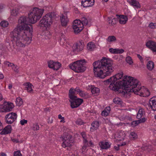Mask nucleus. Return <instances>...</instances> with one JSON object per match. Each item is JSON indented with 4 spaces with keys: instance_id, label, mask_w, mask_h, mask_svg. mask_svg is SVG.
<instances>
[{
    "instance_id": "23",
    "label": "nucleus",
    "mask_w": 156,
    "mask_h": 156,
    "mask_svg": "<svg viewBox=\"0 0 156 156\" xmlns=\"http://www.w3.org/2000/svg\"><path fill=\"white\" fill-rule=\"evenodd\" d=\"M128 18L127 16L124 15H120L119 20V22L120 24H124L126 23Z\"/></svg>"
},
{
    "instance_id": "33",
    "label": "nucleus",
    "mask_w": 156,
    "mask_h": 156,
    "mask_svg": "<svg viewBox=\"0 0 156 156\" xmlns=\"http://www.w3.org/2000/svg\"><path fill=\"white\" fill-rule=\"evenodd\" d=\"M16 103L17 105L20 107L22 105L23 101L22 98L20 97H18L16 98Z\"/></svg>"
},
{
    "instance_id": "53",
    "label": "nucleus",
    "mask_w": 156,
    "mask_h": 156,
    "mask_svg": "<svg viewBox=\"0 0 156 156\" xmlns=\"http://www.w3.org/2000/svg\"><path fill=\"white\" fill-rule=\"evenodd\" d=\"M139 123H143L145 122L146 121V119L144 118H143L141 119L138 120Z\"/></svg>"
},
{
    "instance_id": "37",
    "label": "nucleus",
    "mask_w": 156,
    "mask_h": 156,
    "mask_svg": "<svg viewBox=\"0 0 156 156\" xmlns=\"http://www.w3.org/2000/svg\"><path fill=\"white\" fill-rule=\"evenodd\" d=\"M31 128L33 130L36 131L39 130V127L37 123H35L31 127Z\"/></svg>"
},
{
    "instance_id": "10",
    "label": "nucleus",
    "mask_w": 156,
    "mask_h": 156,
    "mask_svg": "<svg viewBox=\"0 0 156 156\" xmlns=\"http://www.w3.org/2000/svg\"><path fill=\"white\" fill-rule=\"evenodd\" d=\"M69 101L70 103L71 107L73 108L79 107L83 103V100L76 97V98L69 99Z\"/></svg>"
},
{
    "instance_id": "28",
    "label": "nucleus",
    "mask_w": 156,
    "mask_h": 156,
    "mask_svg": "<svg viewBox=\"0 0 156 156\" xmlns=\"http://www.w3.org/2000/svg\"><path fill=\"white\" fill-rule=\"evenodd\" d=\"M90 20L89 18L87 19L85 17H82L80 21L81 22V24H83V26H86L88 24Z\"/></svg>"
},
{
    "instance_id": "50",
    "label": "nucleus",
    "mask_w": 156,
    "mask_h": 156,
    "mask_svg": "<svg viewBox=\"0 0 156 156\" xmlns=\"http://www.w3.org/2000/svg\"><path fill=\"white\" fill-rule=\"evenodd\" d=\"M4 64L7 65L9 67H12L13 64L12 63H10L9 62H4Z\"/></svg>"
},
{
    "instance_id": "22",
    "label": "nucleus",
    "mask_w": 156,
    "mask_h": 156,
    "mask_svg": "<svg viewBox=\"0 0 156 156\" xmlns=\"http://www.w3.org/2000/svg\"><path fill=\"white\" fill-rule=\"evenodd\" d=\"M99 145L102 149H107L110 147L111 144L108 142L103 141L99 143Z\"/></svg>"
},
{
    "instance_id": "48",
    "label": "nucleus",
    "mask_w": 156,
    "mask_h": 156,
    "mask_svg": "<svg viewBox=\"0 0 156 156\" xmlns=\"http://www.w3.org/2000/svg\"><path fill=\"white\" fill-rule=\"evenodd\" d=\"M14 156H22V155L20 151L14 152Z\"/></svg>"
},
{
    "instance_id": "45",
    "label": "nucleus",
    "mask_w": 156,
    "mask_h": 156,
    "mask_svg": "<svg viewBox=\"0 0 156 156\" xmlns=\"http://www.w3.org/2000/svg\"><path fill=\"white\" fill-rule=\"evenodd\" d=\"M128 77H129V76H126V78H125L124 79H123V80L122 81H119V83H118V84H119V86H124V88H125V91H124V92H126V93H127V92H126V89H125V86H124V85H121V84H120V83H121V82H123L125 80H126V79L127 78H127H128ZM129 92H127V93H129Z\"/></svg>"
},
{
    "instance_id": "59",
    "label": "nucleus",
    "mask_w": 156,
    "mask_h": 156,
    "mask_svg": "<svg viewBox=\"0 0 156 156\" xmlns=\"http://www.w3.org/2000/svg\"><path fill=\"white\" fill-rule=\"evenodd\" d=\"M126 144L125 142H124L122 143H121V144H119V145L120 146H123L125 145Z\"/></svg>"
},
{
    "instance_id": "55",
    "label": "nucleus",
    "mask_w": 156,
    "mask_h": 156,
    "mask_svg": "<svg viewBox=\"0 0 156 156\" xmlns=\"http://www.w3.org/2000/svg\"><path fill=\"white\" fill-rule=\"evenodd\" d=\"M75 90V91L76 92L80 94V92L82 90L79 87H76L75 89H74Z\"/></svg>"
},
{
    "instance_id": "19",
    "label": "nucleus",
    "mask_w": 156,
    "mask_h": 156,
    "mask_svg": "<svg viewBox=\"0 0 156 156\" xmlns=\"http://www.w3.org/2000/svg\"><path fill=\"white\" fill-rule=\"evenodd\" d=\"M109 52L113 54H121L124 52V50L122 49L113 48H111L109 49Z\"/></svg>"
},
{
    "instance_id": "18",
    "label": "nucleus",
    "mask_w": 156,
    "mask_h": 156,
    "mask_svg": "<svg viewBox=\"0 0 156 156\" xmlns=\"http://www.w3.org/2000/svg\"><path fill=\"white\" fill-rule=\"evenodd\" d=\"M25 86V89L27 91V92L33 93V86L30 83H26L24 84Z\"/></svg>"
},
{
    "instance_id": "27",
    "label": "nucleus",
    "mask_w": 156,
    "mask_h": 156,
    "mask_svg": "<svg viewBox=\"0 0 156 156\" xmlns=\"http://www.w3.org/2000/svg\"><path fill=\"white\" fill-rule=\"evenodd\" d=\"M75 89L73 88L70 89L69 91V99L73 98H76L77 97L75 95Z\"/></svg>"
},
{
    "instance_id": "57",
    "label": "nucleus",
    "mask_w": 156,
    "mask_h": 156,
    "mask_svg": "<svg viewBox=\"0 0 156 156\" xmlns=\"http://www.w3.org/2000/svg\"><path fill=\"white\" fill-rule=\"evenodd\" d=\"M138 58L140 59L141 62H143V58L139 54L137 55Z\"/></svg>"
},
{
    "instance_id": "6",
    "label": "nucleus",
    "mask_w": 156,
    "mask_h": 156,
    "mask_svg": "<svg viewBox=\"0 0 156 156\" xmlns=\"http://www.w3.org/2000/svg\"><path fill=\"white\" fill-rule=\"evenodd\" d=\"M86 63L85 60H78L69 65V67L76 73L83 72L86 70V68L84 66Z\"/></svg>"
},
{
    "instance_id": "15",
    "label": "nucleus",
    "mask_w": 156,
    "mask_h": 156,
    "mask_svg": "<svg viewBox=\"0 0 156 156\" xmlns=\"http://www.w3.org/2000/svg\"><path fill=\"white\" fill-rule=\"evenodd\" d=\"M94 0H85L84 2H81V5L84 7H91L94 5Z\"/></svg>"
},
{
    "instance_id": "2",
    "label": "nucleus",
    "mask_w": 156,
    "mask_h": 156,
    "mask_svg": "<svg viewBox=\"0 0 156 156\" xmlns=\"http://www.w3.org/2000/svg\"><path fill=\"white\" fill-rule=\"evenodd\" d=\"M113 62L109 59L103 57L100 61L93 63L95 76L101 79L110 75L114 70Z\"/></svg>"
},
{
    "instance_id": "44",
    "label": "nucleus",
    "mask_w": 156,
    "mask_h": 156,
    "mask_svg": "<svg viewBox=\"0 0 156 156\" xmlns=\"http://www.w3.org/2000/svg\"><path fill=\"white\" fill-rule=\"evenodd\" d=\"M76 124L80 125L83 124V122L81 119H78L76 121Z\"/></svg>"
},
{
    "instance_id": "4",
    "label": "nucleus",
    "mask_w": 156,
    "mask_h": 156,
    "mask_svg": "<svg viewBox=\"0 0 156 156\" xmlns=\"http://www.w3.org/2000/svg\"><path fill=\"white\" fill-rule=\"evenodd\" d=\"M123 75V73L121 72L111 77L110 78L104 81V82L105 84L108 85L110 84L109 88L111 90L118 91L119 89V87L116 85L117 82L116 83H115L116 81L121 79Z\"/></svg>"
},
{
    "instance_id": "16",
    "label": "nucleus",
    "mask_w": 156,
    "mask_h": 156,
    "mask_svg": "<svg viewBox=\"0 0 156 156\" xmlns=\"http://www.w3.org/2000/svg\"><path fill=\"white\" fill-rule=\"evenodd\" d=\"M149 104L153 110L156 111V97H153L150 99Z\"/></svg>"
},
{
    "instance_id": "64",
    "label": "nucleus",
    "mask_w": 156,
    "mask_h": 156,
    "mask_svg": "<svg viewBox=\"0 0 156 156\" xmlns=\"http://www.w3.org/2000/svg\"><path fill=\"white\" fill-rule=\"evenodd\" d=\"M9 88V89H11L12 87V85L11 84H9V86H8Z\"/></svg>"
},
{
    "instance_id": "60",
    "label": "nucleus",
    "mask_w": 156,
    "mask_h": 156,
    "mask_svg": "<svg viewBox=\"0 0 156 156\" xmlns=\"http://www.w3.org/2000/svg\"><path fill=\"white\" fill-rule=\"evenodd\" d=\"M0 156H6V155L5 154L2 152L0 153Z\"/></svg>"
},
{
    "instance_id": "20",
    "label": "nucleus",
    "mask_w": 156,
    "mask_h": 156,
    "mask_svg": "<svg viewBox=\"0 0 156 156\" xmlns=\"http://www.w3.org/2000/svg\"><path fill=\"white\" fill-rule=\"evenodd\" d=\"M127 2L132 6L135 8H138L140 7L139 3L136 0H127Z\"/></svg>"
},
{
    "instance_id": "7",
    "label": "nucleus",
    "mask_w": 156,
    "mask_h": 156,
    "mask_svg": "<svg viewBox=\"0 0 156 156\" xmlns=\"http://www.w3.org/2000/svg\"><path fill=\"white\" fill-rule=\"evenodd\" d=\"M61 138L63 141L62 144V146L63 147H70L72 145V140H71L72 136L71 135L66 133Z\"/></svg>"
},
{
    "instance_id": "52",
    "label": "nucleus",
    "mask_w": 156,
    "mask_h": 156,
    "mask_svg": "<svg viewBox=\"0 0 156 156\" xmlns=\"http://www.w3.org/2000/svg\"><path fill=\"white\" fill-rule=\"evenodd\" d=\"M27 120L24 119L21 120L20 121V123L22 125H24L25 124H27Z\"/></svg>"
},
{
    "instance_id": "13",
    "label": "nucleus",
    "mask_w": 156,
    "mask_h": 156,
    "mask_svg": "<svg viewBox=\"0 0 156 156\" xmlns=\"http://www.w3.org/2000/svg\"><path fill=\"white\" fill-rule=\"evenodd\" d=\"M146 45L147 47L153 51H156V42L151 41H149L146 43Z\"/></svg>"
},
{
    "instance_id": "5",
    "label": "nucleus",
    "mask_w": 156,
    "mask_h": 156,
    "mask_svg": "<svg viewBox=\"0 0 156 156\" xmlns=\"http://www.w3.org/2000/svg\"><path fill=\"white\" fill-rule=\"evenodd\" d=\"M57 17L56 14L54 12L48 13L44 16L41 20L39 22V25L46 28L50 26L53 20Z\"/></svg>"
},
{
    "instance_id": "47",
    "label": "nucleus",
    "mask_w": 156,
    "mask_h": 156,
    "mask_svg": "<svg viewBox=\"0 0 156 156\" xmlns=\"http://www.w3.org/2000/svg\"><path fill=\"white\" fill-rule=\"evenodd\" d=\"M149 27L151 29H154L156 28V24L155 23H151L149 24Z\"/></svg>"
},
{
    "instance_id": "63",
    "label": "nucleus",
    "mask_w": 156,
    "mask_h": 156,
    "mask_svg": "<svg viewBox=\"0 0 156 156\" xmlns=\"http://www.w3.org/2000/svg\"><path fill=\"white\" fill-rule=\"evenodd\" d=\"M3 99V97L2 95L0 93V101H2Z\"/></svg>"
},
{
    "instance_id": "14",
    "label": "nucleus",
    "mask_w": 156,
    "mask_h": 156,
    "mask_svg": "<svg viewBox=\"0 0 156 156\" xmlns=\"http://www.w3.org/2000/svg\"><path fill=\"white\" fill-rule=\"evenodd\" d=\"M60 20L62 26H66L69 21V20L67 16L66 12H65L64 14L62 15V16L60 17Z\"/></svg>"
},
{
    "instance_id": "49",
    "label": "nucleus",
    "mask_w": 156,
    "mask_h": 156,
    "mask_svg": "<svg viewBox=\"0 0 156 156\" xmlns=\"http://www.w3.org/2000/svg\"><path fill=\"white\" fill-rule=\"evenodd\" d=\"M108 112L106 111H105V110L104 109V110L101 113V115L103 116H106L108 115Z\"/></svg>"
},
{
    "instance_id": "62",
    "label": "nucleus",
    "mask_w": 156,
    "mask_h": 156,
    "mask_svg": "<svg viewBox=\"0 0 156 156\" xmlns=\"http://www.w3.org/2000/svg\"><path fill=\"white\" fill-rule=\"evenodd\" d=\"M4 78V76L3 75L0 73V79H2Z\"/></svg>"
},
{
    "instance_id": "40",
    "label": "nucleus",
    "mask_w": 156,
    "mask_h": 156,
    "mask_svg": "<svg viewBox=\"0 0 156 156\" xmlns=\"http://www.w3.org/2000/svg\"><path fill=\"white\" fill-rule=\"evenodd\" d=\"M8 22L5 21H2L0 23L1 26L3 27H6L8 26Z\"/></svg>"
},
{
    "instance_id": "9",
    "label": "nucleus",
    "mask_w": 156,
    "mask_h": 156,
    "mask_svg": "<svg viewBox=\"0 0 156 156\" xmlns=\"http://www.w3.org/2000/svg\"><path fill=\"white\" fill-rule=\"evenodd\" d=\"M17 114L15 113L10 112L5 116V122L9 124L13 123L16 119Z\"/></svg>"
},
{
    "instance_id": "25",
    "label": "nucleus",
    "mask_w": 156,
    "mask_h": 156,
    "mask_svg": "<svg viewBox=\"0 0 156 156\" xmlns=\"http://www.w3.org/2000/svg\"><path fill=\"white\" fill-rule=\"evenodd\" d=\"M20 9V8H16L13 9L11 12V15L14 16L18 15L21 12Z\"/></svg>"
},
{
    "instance_id": "11",
    "label": "nucleus",
    "mask_w": 156,
    "mask_h": 156,
    "mask_svg": "<svg viewBox=\"0 0 156 156\" xmlns=\"http://www.w3.org/2000/svg\"><path fill=\"white\" fill-rule=\"evenodd\" d=\"M49 68L53 69L54 70H57L61 66V64L58 62H54L53 61H50L48 62Z\"/></svg>"
},
{
    "instance_id": "30",
    "label": "nucleus",
    "mask_w": 156,
    "mask_h": 156,
    "mask_svg": "<svg viewBox=\"0 0 156 156\" xmlns=\"http://www.w3.org/2000/svg\"><path fill=\"white\" fill-rule=\"evenodd\" d=\"M95 48V45L93 42H90L87 45V48L90 51L93 50Z\"/></svg>"
},
{
    "instance_id": "38",
    "label": "nucleus",
    "mask_w": 156,
    "mask_h": 156,
    "mask_svg": "<svg viewBox=\"0 0 156 156\" xmlns=\"http://www.w3.org/2000/svg\"><path fill=\"white\" fill-rule=\"evenodd\" d=\"M109 20H108V23L109 24L112 25H114L116 23V19H115L112 18H108Z\"/></svg>"
},
{
    "instance_id": "29",
    "label": "nucleus",
    "mask_w": 156,
    "mask_h": 156,
    "mask_svg": "<svg viewBox=\"0 0 156 156\" xmlns=\"http://www.w3.org/2000/svg\"><path fill=\"white\" fill-rule=\"evenodd\" d=\"M91 92L92 94H98L100 92V89L99 88L94 87H92L91 88Z\"/></svg>"
},
{
    "instance_id": "51",
    "label": "nucleus",
    "mask_w": 156,
    "mask_h": 156,
    "mask_svg": "<svg viewBox=\"0 0 156 156\" xmlns=\"http://www.w3.org/2000/svg\"><path fill=\"white\" fill-rule=\"evenodd\" d=\"M79 94L81 97H84L86 96L87 94L86 93H84L83 91L81 90L80 93Z\"/></svg>"
},
{
    "instance_id": "42",
    "label": "nucleus",
    "mask_w": 156,
    "mask_h": 156,
    "mask_svg": "<svg viewBox=\"0 0 156 156\" xmlns=\"http://www.w3.org/2000/svg\"><path fill=\"white\" fill-rule=\"evenodd\" d=\"M139 124L138 120H136L133 121L131 123V125L133 127H134L137 126Z\"/></svg>"
},
{
    "instance_id": "35",
    "label": "nucleus",
    "mask_w": 156,
    "mask_h": 156,
    "mask_svg": "<svg viewBox=\"0 0 156 156\" xmlns=\"http://www.w3.org/2000/svg\"><path fill=\"white\" fill-rule=\"evenodd\" d=\"M129 137L133 139H135L138 137L137 134L134 132H131L129 135Z\"/></svg>"
},
{
    "instance_id": "17",
    "label": "nucleus",
    "mask_w": 156,
    "mask_h": 156,
    "mask_svg": "<svg viewBox=\"0 0 156 156\" xmlns=\"http://www.w3.org/2000/svg\"><path fill=\"white\" fill-rule=\"evenodd\" d=\"M100 122L98 121H94L91 124L92 127H91L90 130L91 131H93L97 129L100 126Z\"/></svg>"
},
{
    "instance_id": "24",
    "label": "nucleus",
    "mask_w": 156,
    "mask_h": 156,
    "mask_svg": "<svg viewBox=\"0 0 156 156\" xmlns=\"http://www.w3.org/2000/svg\"><path fill=\"white\" fill-rule=\"evenodd\" d=\"M4 105H5V111L6 112L11 111L13 108V105L12 103L5 102L4 103Z\"/></svg>"
},
{
    "instance_id": "21",
    "label": "nucleus",
    "mask_w": 156,
    "mask_h": 156,
    "mask_svg": "<svg viewBox=\"0 0 156 156\" xmlns=\"http://www.w3.org/2000/svg\"><path fill=\"white\" fill-rule=\"evenodd\" d=\"M12 130V127L10 125H8L5 127L0 132L1 135L6 134L10 133Z\"/></svg>"
},
{
    "instance_id": "1",
    "label": "nucleus",
    "mask_w": 156,
    "mask_h": 156,
    "mask_svg": "<svg viewBox=\"0 0 156 156\" xmlns=\"http://www.w3.org/2000/svg\"><path fill=\"white\" fill-rule=\"evenodd\" d=\"M44 9L34 8L28 14L29 20L25 16L20 17L18 24L11 32V41L19 47H23L30 44L32 41V27L30 23H34L41 17Z\"/></svg>"
},
{
    "instance_id": "43",
    "label": "nucleus",
    "mask_w": 156,
    "mask_h": 156,
    "mask_svg": "<svg viewBox=\"0 0 156 156\" xmlns=\"http://www.w3.org/2000/svg\"><path fill=\"white\" fill-rule=\"evenodd\" d=\"M12 68L14 71L17 73L18 72V67L17 66H16L13 64Z\"/></svg>"
},
{
    "instance_id": "3",
    "label": "nucleus",
    "mask_w": 156,
    "mask_h": 156,
    "mask_svg": "<svg viewBox=\"0 0 156 156\" xmlns=\"http://www.w3.org/2000/svg\"><path fill=\"white\" fill-rule=\"evenodd\" d=\"M120 84L125 86L127 93L134 92L135 94L143 97L148 96L150 94V92L148 90H147V94L146 95L142 92L141 88L139 87L138 80L133 77H128Z\"/></svg>"
},
{
    "instance_id": "36",
    "label": "nucleus",
    "mask_w": 156,
    "mask_h": 156,
    "mask_svg": "<svg viewBox=\"0 0 156 156\" xmlns=\"http://www.w3.org/2000/svg\"><path fill=\"white\" fill-rule=\"evenodd\" d=\"M126 60L127 63L129 65H132L133 63L132 58L129 56H127L126 58Z\"/></svg>"
},
{
    "instance_id": "58",
    "label": "nucleus",
    "mask_w": 156,
    "mask_h": 156,
    "mask_svg": "<svg viewBox=\"0 0 156 156\" xmlns=\"http://www.w3.org/2000/svg\"><path fill=\"white\" fill-rule=\"evenodd\" d=\"M119 145L118 144L117 146H115L114 147V148L117 151H118L119 149Z\"/></svg>"
},
{
    "instance_id": "54",
    "label": "nucleus",
    "mask_w": 156,
    "mask_h": 156,
    "mask_svg": "<svg viewBox=\"0 0 156 156\" xmlns=\"http://www.w3.org/2000/svg\"><path fill=\"white\" fill-rule=\"evenodd\" d=\"M121 135L120 134H119L118 133H117L115 134V138H120L121 137Z\"/></svg>"
},
{
    "instance_id": "41",
    "label": "nucleus",
    "mask_w": 156,
    "mask_h": 156,
    "mask_svg": "<svg viewBox=\"0 0 156 156\" xmlns=\"http://www.w3.org/2000/svg\"><path fill=\"white\" fill-rule=\"evenodd\" d=\"M5 105H4V103L2 105H0V112H6L5 111Z\"/></svg>"
},
{
    "instance_id": "61",
    "label": "nucleus",
    "mask_w": 156,
    "mask_h": 156,
    "mask_svg": "<svg viewBox=\"0 0 156 156\" xmlns=\"http://www.w3.org/2000/svg\"><path fill=\"white\" fill-rule=\"evenodd\" d=\"M3 129V126L2 125V123L1 122V121H0V131L2 130Z\"/></svg>"
},
{
    "instance_id": "8",
    "label": "nucleus",
    "mask_w": 156,
    "mask_h": 156,
    "mask_svg": "<svg viewBox=\"0 0 156 156\" xmlns=\"http://www.w3.org/2000/svg\"><path fill=\"white\" fill-rule=\"evenodd\" d=\"M83 24H81L80 20H76L74 21L73 28L75 33H79L83 30Z\"/></svg>"
},
{
    "instance_id": "39",
    "label": "nucleus",
    "mask_w": 156,
    "mask_h": 156,
    "mask_svg": "<svg viewBox=\"0 0 156 156\" xmlns=\"http://www.w3.org/2000/svg\"><path fill=\"white\" fill-rule=\"evenodd\" d=\"M113 102L115 104H121L122 101L121 99L119 98H115L113 100Z\"/></svg>"
},
{
    "instance_id": "32",
    "label": "nucleus",
    "mask_w": 156,
    "mask_h": 156,
    "mask_svg": "<svg viewBox=\"0 0 156 156\" xmlns=\"http://www.w3.org/2000/svg\"><path fill=\"white\" fill-rule=\"evenodd\" d=\"M154 66V62L151 61L148 62L147 65V68L150 70H151L153 69Z\"/></svg>"
},
{
    "instance_id": "46",
    "label": "nucleus",
    "mask_w": 156,
    "mask_h": 156,
    "mask_svg": "<svg viewBox=\"0 0 156 156\" xmlns=\"http://www.w3.org/2000/svg\"><path fill=\"white\" fill-rule=\"evenodd\" d=\"M58 118L59 119H61V120L60 121L61 122H62L63 123L65 122V121L64 120V118L63 117H62L61 115L59 114L58 115Z\"/></svg>"
},
{
    "instance_id": "31",
    "label": "nucleus",
    "mask_w": 156,
    "mask_h": 156,
    "mask_svg": "<svg viewBox=\"0 0 156 156\" xmlns=\"http://www.w3.org/2000/svg\"><path fill=\"white\" fill-rule=\"evenodd\" d=\"M144 114V109L143 108H140L138 111L137 115V118L138 119H140L143 116V115Z\"/></svg>"
},
{
    "instance_id": "34",
    "label": "nucleus",
    "mask_w": 156,
    "mask_h": 156,
    "mask_svg": "<svg viewBox=\"0 0 156 156\" xmlns=\"http://www.w3.org/2000/svg\"><path fill=\"white\" fill-rule=\"evenodd\" d=\"M107 40L108 42H112L116 41V39L115 36H110L108 37Z\"/></svg>"
},
{
    "instance_id": "56",
    "label": "nucleus",
    "mask_w": 156,
    "mask_h": 156,
    "mask_svg": "<svg viewBox=\"0 0 156 156\" xmlns=\"http://www.w3.org/2000/svg\"><path fill=\"white\" fill-rule=\"evenodd\" d=\"M105 111H106L109 113L111 110V108L110 106H108L105 108Z\"/></svg>"
},
{
    "instance_id": "12",
    "label": "nucleus",
    "mask_w": 156,
    "mask_h": 156,
    "mask_svg": "<svg viewBox=\"0 0 156 156\" xmlns=\"http://www.w3.org/2000/svg\"><path fill=\"white\" fill-rule=\"evenodd\" d=\"M84 44L82 41L78 42L73 45V51H79L82 50L84 48Z\"/></svg>"
},
{
    "instance_id": "26",
    "label": "nucleus",
    "mask_w": 156,
    "mask_h": 156,
    "mask_svg": "<svg viewBox=\"0 0 156 156\" xmlns=\"http://www.w3.org/2000/svg\"><path fill=\"white\" fill-rule=\"evenodd\" d=\"M81 135L83 139V141L84 145L83 148H86V147L89 146V144L88 143L87 140V137L85 133L84 132H82L81 133Z\"/></svg>"
}]
</instances>
